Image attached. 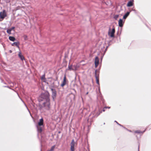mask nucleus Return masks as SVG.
Listing matches in <instances>:
<instances>
[{
	"label": "nucleus",
	"instance_id": "obj_7",
	"mask_svg": "<svg viewBox=\"0 0 151 151\" xmlns=\"http://www.w3.org/2000/svg\"><path fill=\"white\" fill-rule=\"evenodd\" d=\"M66 84V78L65 76H64L63 78V81L61 85L62 87H63Z\"/></svg>",
	"mask_w": 151,
	"mask_h": 151
},
{
	"label": "nucleus",
	"instance_id": "obj_8",
	"mask_svg": "<svg viewBox=\"0 0 151 151\" xmlns=\"http://www.w3.org/2000/svg\"><path fill=\"white\" fill-rule=\"evenodd\" d=\"M52 97L53 99H54L56 96V92L55 90L52 89Z\"/></svg>",
	"mask_w": 151,
	"mask_h": 151
},
{
	"label": "nucleus",
	"instance_id": "obj_27",
	"mask_svg": "<svg viewBox=\"0 0 151 151\" xmlns=\"http://www.w3.org/2000/svg\"><path fill=\"white\" fill-rule=\"evenodd\" d=\"M133 10L134 11H135V10Z\"/></svg>",
	"mask_w": 151,
	"mask_h": 151
},
{
	"label": "nucleus",
	"instance_id": "obj_23",
	"mask_svg": "<svg viewBox=\"0 0 151 151\" xmlns=\"http://www.w3.org/2000/svg\"><path fill=\"white\" fill-rule=\"evenodd\" d=\"M54 148V146L52 147L51 148V149L49 151H52L53 150Z\"/></svg>",
	"mask_w": 151,
	"mask_h": 151
},
{
	"label": "nucleus",
	"instance_id": "obj_17",
	"mask_svg": "<svg viewBox=\"0 0 151 151\" xmlns=\"http://www.w3.org/2000/svg\"><path fill=\"white\" fill-rule=\"evenodd\" d=\"M9 39L10 40L12 41H14L15 40V39L14 37L11 36L9 37Z\"/></svg>",
	"mask_w": 151,
	"mask_h": 151
},
{
	"label": "nucleus",
	"instance_id": "obj_21",
	"mask_svg": "<svg viewBox=\"0 0 151 151\" xmlns=\"http://www.w3.org/2000/svg\"><path fill=\"white\" fill-rule=\"evenodd\" d=\"M119 17V15H116L114 16V18L115 19H117V18H118V17Z\"/></svg>",
	"mask_w": 151,
	"mask_h": 151
},
{
	"label": "nucleus",
	"instance_id": "obj_14",
	"mask_svg": "<svg viewBox=\"0 0 151 151\" xmlns=\"http://www.w3.org/2000/svg\"><path fill=\"white\" fill-rule=\"evenodd\" d=\"M41 78L42 81L45 82H46V79L45 78V75L42 76Z\"/></svg>",
	"mask_w": 151,
	"mask_h": 151
},
{
	"label": "nucleus",
	"instance_id": "obj_12",
	"mask_svg": "<svg viewBox=\"0 0 151 151\" xmlns=\"http://www.w3.org/2000/svg\"><path fill=\"white\" fill-rule=\"evenodd\" d=\"M133 5V3L132 1L128 2L127 4V6L128 7L132 6Z\"/></svg>",
	"mask_w": 151,
	"mask_h": 151
},
{
	"label": "nucleus",
	"instance_id": "obj_6",
	"mask_svg": "<svg viewBox=\"0 0 151 151\" xmlns=\"http://www.w3.org/2000/svg\"><path fill=\"white\" fill-rule=\"evenodd\" d=\"M99 64V59L97 57H96L95 60V67L96 68Z\"/></svg>",
	"mask_w": 151,
	"mask_h": 151
},
{
	"label": "nucleus",
	"instance_id": "obj_20",
	"mask_svg": "<svg viewBox=\"0 0 151 151\" xmlns=\"http://www.w3.org/2000/svg\"><path fill=\"white\" fill-rule=\"evenodd\" d=\"M68 69L70 70H73V66H68Z\"/></svg>",
	"mask_w": 151,
	"mask_h": 151
},
{
	"label": "nucleus",
	"instance_id": "obj_3",
	"mask_svg": "<svg viewBox=\"0 0 151 151\" xmlns=\"http://www.w3.org/2000/svg\"><path fill=\"white\" fill-rule=\"evenodd\" d=\"M115 32V30L114 28H113L112 29L109 28L108 32V35L111 37H114Z\"/></svg>",
	"mask_w": 151,
	"mask_h": 151
},
{
	"label": "nucleus",
	"instance_id": "obj_18",
	"mask_svg": "<svg viewBox=\"0 0 151 151\" xmlns=\"http://www.w3.org/2000/svg\"><path fill=\"white\" fill-rule=\"evenodd\" d=\"M12 46H14V45H15L16 46L18 47H19V46H18L19 42H14L13 43H12Z\"/></svg>",
	"mask_w": 151,
	"mask_h": 151
},
{
	"label": "nucleus",
	"instance_id": "obj_10",
	"mask_svg": "<svg viewBox=\"0 0 151 151\" xmlns=\"http://www.w3.org/2000/svg\"><path fill=\"white\" fill-rule=\"evenodd\" d=\"M96 70L95 71V76L96 78V83L98 84H99V78H98V77L96 75Z\"/></svg>",
	"mask_w": 151,
	"mask_h": 151
},
{
	"label": "nucleus",
	"instance_id": "obj_15",
	"mask_svg": "<svg viewBox=\"0 0 151 151\" xmlns=\"http://www.w3.org/2000/svg\"><path fill=\"white\" fill-rule=\"evenodd\" d=\"M130 12H127L126 14H125L123 16V19H126L128 17V16L129 15Z\"/></svg>",
	"mask_w": 151,
	"mask_h": 151
},
{
	"label": "nucleus",
	"instance_id": "obj_16",
	"mask_svg": "<svg viewBox=\"0 0 151 151\" xmlns=\"http://www.w3.org/2000/svg\"><path fill=\"white\" fill-rule=\"evenodd\" d=\"M79 66L77 65L73 66V70H76L78 68Z\"/></svg>",
	"mask_w": 151,
	"mask_h": 151
},
{
	"label": "nucleus",
	"instance_id": "obj_13",
	"mask_svg": "<svg viewBox=\"0 0 151 151\" xmlns=\"http://www.w3.org/2000/svg\"><path fill=\"white\" fill-rule=\"evenodd\" d=\"M19 57L22 60H24V58L23 56L22 55V54L21 52H19L18 55Z\"/></svg>",
	"mask_w": 151,
	"mask_h": 151
},
{
	"label": "nucleus",
	"instance_id": "obj_22",
	"mask_svg": "<svg viewBox=\"0 0 151 151\" xmlns=\"http://www.w3.org/2000/svg\"><path fill=\"white\" fill-rule=\"evenodd\" d=\"M25 40H26L27 38V36L26 35H24L23 36Z\"/></svg>",
	"mask_w": 151,
	"mask_h": 151
},
{
	"label": "nucleus",
	"instance_id": "obj_5",
	"mask_svg": "<svg viewBox=\"0 0 151 151\" xmlns=\"http://www.w3.org/2000/svg\"><path fill=\"white\" fill-rule=\"evenodd\" d=\"M76 144L74 140L73 139L70 144V151H74V146Z\"/></svg>",
	"mask_w": 151,
	"mask_h": 151
},
{
	"label": "nucleus",
	"instance_id": "obj_11",
	"mask_svg": "<svg viewBox=\"0 0 151 151\" xmlns=\"http://www.w3.org/2000/svg\"><path fill=\"white\" fill-rule=\"evenodd\" d=\"M14 28V27H12L11 28H10L9 29H8L7 30V33L9 34H11V31L13 30Z\"/></svg>",
	"mask_w": 151,
	"mask_h": 151
},
{
	"label": "nucleus",
	"instance_id": "obj_24",
	"mask_svg": "<svg viewBox=\"0 0 151 151\" xmlns=\"http://www.w3.org/2000/svg\"><path fill=\"white\" fill-rule=\"evenodd\" d=\"M110 107H105L104 108V109L105 108H108V109H109L110 108Z\"/></svg>",
	"mask_w": 151,
	"mask_h": 151
},
{
	"label": "nucleus",
	"instance_id": "obj_1",
	"mask_svg": "<svg viewBox=\"0 0 151 151\" xmlns=\"http://www.w3.org/2000/svg\"><path fill=\"white\" fill-rule=\"evenodd\" d=\"M49 96V93L46 92L44 93H42L39 99L40 102H42V106L47 110H49L50 108V103Z\"/></svg>",
	"mask_w": 151,
	"mask_h": 151
},
{
	"label": "nucleus",
	"instance_id": "obj_25",
	"mask_svg": "<svg viewBox=\"0 0 151 151\" xmlns=\"http://www.w3.org/2000/svg\"><path fill=\"white\" fill-rule=\"evenodd\" d=\"M115 122H116L118 125H119L120 126H122L121 124H119L117 122H116V121H115Z\"/></svg>",
	"mask_w": 151,
	"mask_h": 151
},
{
	"label": "nucleus",
	"instance_id": "obj_19",
	"mask_svg": "<svg viewBox=\"0 0 151 151\" xmlns=\"http://www.w3.org/2000/svg\"><path fill=\"white\" fill-rule=\"evenodd\" d=\"M144 131L143 132H141V131L139 130H137L136 131H135V133H142V134Z\"/></svg>",
	"mask_w": 151,
	"mask_h": 151
},
{
	"label": "nucleus",
	"instance_id": "obj_26",
	"mask_svg": "<svg viewBox=\"0 0 151 151\" xmlns=\"http://www.w3.org/2000/svg\"><path fill=\"white\" fill-rule=\"evenodd\" d=\"M105 111V110L104 109L103 110V111Z\"/></svg>",
	"mask_w": 151,
	"mask_h": 151
},
{
	"label": "nucleus",
	"instance_id": "obj_2",
	"mask_svg": "<svg viewBox=\"0 0 151 151\" xmlns=\"http://www.w3.org/2000/svg\"><path fill=\"white\" fill-rule=\"evenodd\" d=\"M37 131L39 132H41L44 127L43 120L42 118L40 119L38 122V125H37Z\"/></svg>",
	"mask_w": 151,
	"mask_h": 151
},
{
	"label": "nucleus",
	"instance_id": "obj_4",
	"mask_svg": "<svg viewBox=\"0 0 151 151\" xmlns=\"http://www.w3.org/2000/svg\"><path fill=\"white\" fill-rule=\"evenodd\" d=\"M6 16V11L4 10L2 12H0V19H3Z\"/></svg>",
	"mask_w": 151,
	"mask_h": 151
},
{
	"label": "nucleus",
	"instance_id": "obj_9",
	"mask_svg": "<svg viewBox=\"0 0 151 151\" xmlns=\"http://www.w3.org/2000/svg\"><path fill=\"white\" fill-rule=\"evenodd\" d=\"M123 22L122 19H120L118 22L119 26L121 27H122L123 26Z\"/></svg>",
	"mask_w": 151,
	"mask_h": 151
}]
</instances>
